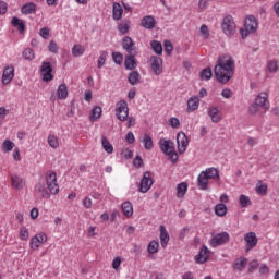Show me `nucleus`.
I'll use <instances>...</instances> for the list:
<instances>
[{
    "instance_id": "1",
    "label": "nucleus",
    "mask_w": 279,
    "mask_h": 279,
    "mask_svg": "<svg viewBox=\"0 0 279 279\" xmlns=\"http://www.w3.org/2000/svg\"><path fill=\"white\" fill-rule=\"evenodd\" d=\"M234 59L232 57H221L214 69V74L219 84H228L234 77Z\"/></svg>"
},
{
    "instance_id": "2",
    "label": "nucleus",
    "mask_w": 279,
    "mask_h": 279,
    "mask_svg": "<svg viewBox=\"0 0 279 279\" xmlns=\"http://www.w3.org/2000/svg\"><path fill=\"white\" fill-rule=\"evenodd\" d=\"M213 180L214 182H219L221 177L219 175V170L217 168H207L202 171L197 177V186L201 191H208V183Z\"/></svg>"
},
{
    "instance_id": "3",
    "label": "nucleus",
    "mask_w": 279,
    "mask_h": 279,
    "mask_svg": "<svg viewBox=\"0 0 279 279\" xmlns=\"http://www.w3.org/2000/svg\"><path fill=\"white\" fill-rule=\"evenodd\" d=\"M269 94L266 92H260L256 98L255 101L250 106L248 112L250 114H258L260 110L263 112H266L269 110Z\"/></svg>"
},
{
    "instance_id": "4",
    "label": "nucleus",
    "mask_w": 279,
    "mask_h": 279,
    "mask_svg": "<svg viewBox=\"0 0 279 279\" xmlns=\"http://www.w3.org/2000/svg\"><path fill=\"white\" fill-rule=\"evenodd\" d=\"M159 147L162 154L170 157L172 162H178V153L175 151V144L171 140L160 138Z\"/></svg>"
},
{
    "instance_id": "5",
    "label": "nucleus",
    "mask_w": 279,
    "mask_h": 279,
    "mask_svg": "<svg viewBox=\"0 0 279 279\" xmlns=\"http://www.w3.org/2000/svg\"><path fill=\"white\" fill-rule=\"evenodd\" d=\"M256 29H258V20L254 15H248L244 21V28H241L240 34L242 38H247Z\"/></svg>"
},
{
    "instance_id": "6",
    "label": "nucleus",
    "mask_w": 279,
    "mask_h": 279,
    "mask_svg": "<svg viewBox=\"0 0 279 279\" xmlns=\"http://www.w3.org/2000/svg\"><path fill=\"white\" fill-rule=\"evenodd\" d=\"M46 184L51 195L60 193V185H58V174L51 170L46 172Z\"/></svg>"
},
{
    "instance_id": "7",
    "label": "nucleus",
    "mask_w": 279,
    "mask_h": 279,
    "mask_svg": "<svg viewBox=\"0 0 279 279\" xmlns=\"http://www.w3.org/2000/svg\"><path fill=\"white\" fill-rule=\"evenodd\" d=\"M116 117L122 123L128 121V117H130V108L128 107V101L120 100L116 104Z\"/></svg>"
},
{
    "instance_id": "8",
    "label": "nucleus",
    "mask_w": 279,
    "mask_h": 279,
    "mask_svg": "<svg viewBox=\"0 0 279 279\" xmlns=\"http://www.w3.org/2000/svg\"><path fill=\"white\" fill-rule=\"evenodd\" d=\"M221 27L226 36H234L236 32V24L234 23V17H232V15H227L222 20Z\"/></svg>"
},
{
    "instance_id": "9",
    "label": "nucleus",
    "mask_w": 279,
    "mask_h": 279,
    "mask_svg": "<svg viewBox=\"0 0 279 279\" xmlns=\"http://www.w3.org/2000/svg\"><path fill=\"white\" fill-rule=\"evenodd\" d=\"M151 186H154V178H151L150 171H146L140 182L138 191L140 193H148Z\"/></svg>"
},
{
    "instance_id": "10",
    "label": "nucleus",
    "mask_w": 279,
    "mask_h": 279,
    "mask_svg": "<svg viewBox=\"0 0 279 279\" xmlns=\"http://www.w3.org/2000/svg\"><path fill=\"white\" fill-rule=\"evenodd\" d=\"M245 252H252L258 245V236L255 232H247L244 234Z\"/></svg>"
},
{
    "instance_id": "11",
    "label": "nucleus",
    "mask_w": 279,
    "mask_h": 279,
    "mask_svg": "<svg viewBox=\"0 0 279 279\" xmlns=\"http://www.w3.org/2000/svg\"><path fill=\"white\" fill-rule=\"evenodd\" d=\"M44 243H47V234L45 232L36 233L29 241V247L36 252Z\"/></svg>"
},
{
    "instance_id": "12",
    "label": "nucleus",
    "mask_w": 279,
    "mask_h": 279,
    "mask_svg": "<svg viewBox=\"0 0 279 279\" xmlns=\"http://www.w3.org/2000/svg\"><path fill=\"white\" fill-rule=\"evenodd\" d=\"M230 241V234L228 232H221L216 234L209 242L210 247H219V245H226Z\"/></svg>"
},
{
    "instance_id": "13",
    "label": "nucleus",
    "mask_w": 279,
    "mask_h": 279,
    "mask_svg": "<svg viewBox=\"0 0 279 279\" xmlns=\"http://www.w3.org/2000/svg\"><path fill=\"white\" fill-rule=\"evenodd\" d=\"M177 145L179 154H185L189 147V137L185 132H179L177 134Z\"/></svg>"
},
{
    "instance_id": "14",
    "label": "nucleus",
    "mask_w": 279,
    "mask_h": 279,
    "mask_svg": "<svg viewBox=\"0 0 279 279\" xmlns=\"http://www.w3.org/2000/svg\"><path fill=\"white\" fill-rule=\"evenodd\" d=\"M40 73L43 75L44 82H51L53 80V68L51 66V62H43L40 68Z\"/></svg>"
},
{
    "instance_id": "15",
    "label": "nucleus",
    "mask_w": 279,
    "mask_h": 279,
    "mask_svg": "<svg viewBox=\"0 0 279 279\" xmlns=\"http://www.w3.org/2000/svg\"><path fill=\"white\" fill-rule=\"evenodd\" d=\"M150 66L155 75H162V58L158 56L150 57Z\"/></svg>"
},
{
    "instance_id": "16",
    "label": "nucleus",
    "mask_w": 279,
    "mask_h": 279,
    "mask_svg": "<svg viewBox=\"0 0 279 279\" xmlns=\"http://www.w3.org/2000/svg\"><path fill=\"white\" fill-rule=\"evenodd\" d=\"M14 80V65H9L4 68L3 73H2V84L4 86H8L10 82Z\"/></svg>"
},
{
    "instance_id": "17",
    "label": "nucleus",
    "mask_w": 279,
    "mask_h": 279,
    "mask_svg": "<svg viewBox=\"0 0 279 279\" xmlns=\"http://www.w3.org/2000/svg\"><path fill=\"white\" fill-rule=\"evenodd\" d=\"M210 258V251L206 245L202 246L199 253L195 256L196 263L204 265Z\"/></svg>"
},
{
    "instance_id": "18",
    "label": "nucleus",
    "mask_w": 279,
    "mask_h": 279,
    "mask_svg": "<svg viewBox=\"0 0 279 279\" xmlns=\"http://www.w3.org/2000/svg\"><path fill=\"white\" fill-rule=\"evenodd\" d=\"M35 193L41 195L43 199L51 198V192H49V187L45 183H37L35 185Z\"/></svg>"
},
{
    "instance_id": "19",
    "label": "nucleus",
    "mask_w": 279,
    "mask_h": 279,
    "mask_svg": "<svg viewBox=\"0 0 279 279\" xmlns=\"http://www.w3.org/2000/svg\"><path fill=\"white\" fill-rule=\"evenodd\" d=\"M207 114L210 118L213 123H219L221 121V113H219V108L217 107H208Z\"/></svg>"
},
{
    "instance_id": "20",
    "label": "nucleus",
    "mask_w": 279,
    "mask_h": 279,
    "mask_svg": "<svg viewBox=\"0 0 279 279\" xmlns=\"http://www.w3.org/2000/svg\"><path fill=\"white\" fill-rule=\"evenodd\" d=\"M11 182L13 189H16V191H21L25 186V180L21 178L19 174H12Z\"/></svg>"
},
{
    "instance_id": "21",
    "label": "nucleus",
    "mask_w": 279,
    "mask_h": 279,
    "mask_svg": "<svg viewBox=\"0 0 279 279\" xmlns=\"http://www.w3.org/2000/svg\"><path fill=\"white\" fill-rule=\"evenodd\" d=\"M198 108H199V97L192 96L191 98H189L186 112H195V110H198Z\"/></svg>"
},
{
    "instance_id": "22",
    "label": "nucleus",
    "mask_w": 279,
    "mask_h": 279,
    "mask_svg": "<svg viewBox=\"0 0 279 279\" xmlns=\"http://www.w3.org/2000/svg\"><path fill=\"white\" fill-rule=\"evenodd\" d=\"M141 25L145 29H154V27H156V19L151 15L144 16L141 21Z\"/></svg>"
},
{
    "instance_id": "23",
    "label": "nucleus",
    "mask_w": 279,
    "mask_h": 279,
    "mask_svg": "<svg viewBox=\"0 0 279 279\" xmlns=\"http://www.w3.org/2000/svg\"><path fill=\"white\" fill-rule=\"evenodd\" d=\"M245 267H247V258L245 257H240L236 258L232 265V269L233 271H243V269H245Z\"/></svg>"
},
{
    "instance_id": "24",
    "label": "nucleus",
    "mask_w": 279,
    "mask_h": 279,
    "mask_svg": "<svg viewBox=\"0 0 279 279\" xmlns=\"http://www.w3.org/2000/svg\"><path fill=\"white\" fill-rule=\"evenodd\" d=\"M112 19L113 21H121V19H123V7H121L119 2L113 3Z\"/></svg>"
},
{
    "instance_id": "25",
    "label": "nucleus",
    "mask_w": 279,
    "mask_h": 279,
    "mask_svg": "<svg viewBox=\"0 0 279 279\" xmlns=\"http://www.w3.org/2000/svg\"><path fill=\"white\" fill-rule=\"evenodd\" d=\"M160 244L161 247H163V250L167 247V245L169 244V232L167 231V228H165V226H160Z\"/></svg>"
},
{
    "instance_id": "26",
    "label": "nucleus",
    "mask_w": 279,
    "mask_h": 279,
    "mask_svg": "<svg viewBox=\"0 0 279 279\" xmlns=\"http://www.w3.org/2000/svg\"><path fill=\"white\" fill-rule=\"evenodd\" d=\"M124 66L128 69V71H133V69H136V58L132 54H128L125 57Z\"/></svg>"
},
{
    "instance_id": "27",
    "label": "nucleus",
    "mask_w": 279,
    "mask_h": 279,
    "mask_svg": "<svg viewBox=\"0 0 279 279\" xmlns=\"http://www.w3.org/2000/svg\"><path fill=\"white\" fill-rule=\"evenodd\" d=\"M122 213L124 217H132L134 215V206L130 201H126L122 204Z\"/></svg>"
},
{
    "instance_id": "28",
    "label": "nucleus",
    "mask_w": 279,
    "mask_h": 279,
    "mask_svg": "<svg viewBox=\"0 0 279 279\" xmlns=\"http://www.w3.org/2000/svg\"><path fill=\"white\" fill-rule=\"evenodd\" d=\"M186 191H189V184L186 182H182L177 185V197L178 199H182L186 195Z\"/></svg>"
},
{
    "instance_id": "29",
    "label": "nucleus",
    "mask_w": 279,
    "mask_h": 279,
    "mask_svg": "<svg viewBox=\"0 0 279 279\" xmlns=\"http://www.w3.org/2000/svg\"><path fill=\"white\" fill-rule=\"evenodd\" d=\"M122 47L126 52L132 53V51H134V40H132L130 36L124 37L122 40Z\"/></svg>"
},
{
    "instance_id": "30",
    "label": "nucleus",
    "mask_w": 279,
    "mask_h": 279,
    "mask_svg": "<svg viewBox=\"0 0 279 279\" xmlns=\"http://www.w3.org/2000/svg\"><path fill=\"white\" fill-rule=\"evenodd\" d=\"M47 143L52 149H58V147H60V138H58L56 134H49L47 137Z\"/></svg>"
},
{
    "instance_id": "31",
    "label": "nucleus",
    "mask_w": 279,
    "mask_h": 279,
    "mask_svg": "<svg viewBox=\"0 0 279 279\" xmlns=\"http://www.w3.org/2000/svg\"><path fill=\"white\" fill-rule=\"evenodd\" d=\"M57 95L59 99H66L69 97V87H66L65 83L59 85Z\"/></svg>"
},
{
    "instance_id": "32",
    "label": "nucleus",
    "mask_w": 279,
    "mask_h": 279,
    "mask_svg": "<svg viewBox=\"0 0 279 279\" xmlns=\"http://www.w3.org/2000/svg\"><path fill=\"white\" fill-rule=\"evenodd\" d=\"M104 110H101V107L96 106L93 108L92 113L89 116V121H92V123H95V121H97V119L101 118Z\"/></svg>"
},
{
    "instance_id": "33",
    "label": "nucleus",
    "mask_w": 279,
    "mask_h": 279,
    "mask_svg": "<svg viewBox=\"0 0 279 279\" xmlns=\"http://www.w3.org/2000/svg\"><path fill=\"white\" fill-rule=\"evenodd\" d=\"M142 143L144 145V148L147 149L148 151L154 149V140L149 136V134H144Z\"/></svg>"
},
{
    "instance_id": "34",
    "label": "nucleus",
    "mask_w": 279,
    "mask_h": 279,
    "mask_svg": "<svg viewBox=\"0 0 279 279\" xmlns=\"http://www.w3.org/2000/svg\"><path fill=\"white\" fill-rule=\"evenodd\" d=\"M22 14H34L36 12V3L29 2L21 8Z\"/></svg>"
},
{
    "instance_id": "35",
    "label": "nucleus",
    "mask_w": 279,
    "mask_h": 279,
    "mask_svg": "<svg viewBox=\"0 0 279 279\" xmlns=\"http://www.w3.org/2000/svg\"><path fill=\"white\" fill-rule=\"evenodd\" d=\"M141 82V73H138L137 71H133L129 74V83L132 86H136V84H138Z\"/></svg>"
},
{
    "instance_id": "36",
    "label": "nucleus",
    "mask_w": 279,
    "mask_h": 279,
    "mask_svg": "<svg viewBox=\"0 0 279 279\" xmlns=\"http://www.w3.org/2000/svg\"><path fill=\"white\" fill-rule=\"evenodd\" d=\"M11 23L13 27H16L19 29L20 34H23V32H25V22H23V20L19 17H13Z\"/></svg>"
},
{
    "instance_id": "37",
    "label": "nucleus",
    "mask_w": 279,
    "mask_h": 279,
    "mask_svg": "<svg viewBox=\"0 0 279 279\" xmlns=\"http://www.w3.org/2000/svg\"><path fill=\"white\" fill-rule=\"evenodd\" d=\"M215 213L218 217H226V215L228 213V207L226 206V204L220 203V204L216 205Z\"/></svg>"
},
{
    "instance_id": "38",
    "label": "nucleus",
    "mask_w": 279,
    "mask_h": 279,
    "mask_svg": "<svg viewBox=\"0 0 279 279\" xmlns=\"http://www.w3.org/2000/svg\"><path fill=\"white\" fill-rule=\"evenodd\" d=\"M15 144L14 142L10 141V140H4L1 146V149L3 151V154H9V151H12V149H14Z\"/></svg>"
},
{
    "instance_id": "39",
    "label": "nucleus",
    "mask_w": 279,
    "mask_h": 279,
    "mask_svg": "<svg viewBox=\"0 0 279 279\" xmlns=\"http://www.w3.org/2000/svg\"><path fill=\"white\" fill-rule=\"evenodd\" d=\"M86 49L83 48L82 45H74L72 47V56H74V58H80V56H84Z\"/></svg>"
},
{
    "instance_id": "40",
    "label": "nucleus",
    "mask_w": 279,
    "mask_h": 279,
    "mask_svg": "<svg viewBox=\"0 0 279 279\" xmlns=\"http://www.w3.org/2000/svg\"><path fill=\"white\" fill-rule=\"evenodd\" d=\"M101 144H102V149H105L107 154H112V151H114V147L112 146V144H110V141H108V137L104 136L101 140Z\"/></svg>"
},
{
    "instance_id": "41",
    "label": "nucleus",
    "mask_w": 279,
    "mask_h": 279,
    "mask_svg": "<svg viewBox=\"0 0 279 279\" xmlns=\"http://www.w3.org/2000/svg\"><path fill=\"white\" fill-rule=\"evenodd\" d=\"M151 49L157 53V56H162V44L158 40H153L150 43Z\"/></svg>"
},
{
    "instance_id": "42",
    "label": "nucleus",
    "mask_w": 279,
    "mask_h": 279,
    "mask_svg": "<svg viewBox=\"0 0 279 279\" xmlns=\"http://www.w3.org/2000/svg\"><path fill=\"white\" fill-rule=\"evenodd\" d=\"M22 56L24 60H28V62H32V60L36 58V54L34 53V50L32 48L24 49Z\"/></svg>"
},
{
    "instance_id": "43",
    "label": "nucleus",
    "mask_w": 279,
    "mask_h": 279,
    "mask_svg": "<svg viewBox=\"0 0 279 279\" xmlns=\"http://www.w3.org/2000/svg\"><path fill=\"white\" fill-rule=\"evenodd\" d=\"M239 204L241 208H247V206H252V201L244 194L240 195Z\"/></svg>"
},
{
    "instance_id": "44",
    "label": "nucleus",
    "mask_w": 279,
    "mask_h": 279,
    "mask_svg": "<svg viewBox=\"0 0 279 279\" xmlns=\"http://www.w3.org/2000/svg\"><path fill=\"white\" fill-rule=\"evenodd\" d=\"M118 29L121 34H128L130 32V21L125 20L118 24Z\"/></svg>"
},
{
    "instance_id": "45",
    "label": "nucleus",
    "mask_w": 279,
    "mask_h": 279,
    "mask_svg": "<svg viewBox=\"0 0 279 279\" xmlns=\"http://www.w3.org/2000/svg\"><path fill=\"white\" fill-rule=\"evenodd\" d=\"M267 70L269 71V73H278V71H279L278 61H276V60L268 61Z\"/></svg>"
},
{
    "instance_id": "46",
    "label": "nucleus",
    "mask_w": 279,
    "mask_h": 279,
    "mask_svg": "<svg viewBox=\"0 0 279 279\" xmlns=\"http://www.w3.org/2000/svg\"><path fill=\"white\" fill-rule=\"evenodd\" d=\"M158 247H160V243H158V241H155V240L151 241V242L148 244V247H147L148 254H157Z\"/></svg>"
},
{
    "instance_id": "47",
    "label": "nucleus",
    "mask_w": 279,
    "mask_h": 279,
    "mask_svg": "<svg viewBox=\"0 0 279 279\" xmlns=\"http://www.w3.org/2000/svg\"><path fill=\"white\" fill-rule=\"evenodd\" d=\"M20 240L29 241V229L27 227L20 228Z\"/></svg>"
},
{
    "instance_id": "48",
    "label": "nucleus",
    "mask_w": 279,
    "mask_h": 279,
    "mask_svg": "<svg viewBox=\"0 0 279 279\" xmlns=\"http://www.w3.org/2000/svg\"><path fill=\"white\" fill-rule=\"evenodd\" d=\"M213 77V70L210 68H205L202 72H201V80H205L208 81Z\"/></svg>"
},
{
    "instance_id": "49",
    "label": "nucleus",
    "mask_w": 279,
    "mask_h": 279,
    "mask_svg": "<svg viewBox=\"0 0 279 279\" xmlns=\"http://www.w3.org/2000/svg\"><path fill=\"white\" fill-rule=\"evenodd\" d=\"M256 192L259 195H267V184H264L263 181H259L256 185Z\"/></svg>"
},
{
    "instance_id": "50",
    "label": "nucleus",
    "mask_w": 279,
    "mask_h": 279,
    "mask_svg": "<svg viewBox=\"0 0 279 279\" xmlns=\"http://www.w3.org/2000/svg\"><path fill=\"white\" fill-rule=\"evenodd\" d=\"M201 36H203L205 40H208V38H210V31L208 29V26L206 24H203L201 26Z\"/></svg>"
},
{
    "instance_id": "51",
    "label": "nucleus",
    "mask_w": 279,
    "mask_h": 279,
    "mask_svg": "<svg viewBox=\"0 0 279 279\" xmlns=\"http://www.w3.org/2000/svg\"><path fill=\"white\" fill-rule=\"evenodd\" d=\"M108 58V52H101L98 58L97 68L101 69L106 64V59Z\"/></svg>"
},
{
    "instance_id": "52",
    "label": "nucleus",
    "mask_w": 279,
    "mask_h": 279,
    "mask_svg": "<svg viewBox=\"0 0 279 279\" xmlns=\"http://www.w3.org/2000/svg\"><path fill=\"white\" fill-rule=\"evenodd\" d=\"M112 58H113V62L116 64H122L123 63V54H121V52H113Z\"/></svg>"
},
{
    "instance_id": "53",
    "label": "nucleus",
    "mask_w": 279,
    "mask_h": 279,
    "mask_svg": "<svg viewBox=\"0 0 279 279\" xmlns=\"http://www.w3.org/2000/svg\"><path fill=\"white\" fill-rule=\"evenodd\" d=\"M256 269H258V260L253 259V260L248 264V274H254V271H256Z\"/></svg>"
},
{
    "instance_id": "54",
    "label": "nucleus",
    "mask_w": 279,
    "mask_h": 279,
    "mask_svg": "<svg viewBox=\"0 0 279 279\" xmlns=\"http://www.w3.org/2000/svg\"><path fill=\"white\" fill-rule=\"evenodd\" d=\"M165 47V51L166 53H168V56H171L172 51H173V44H171V41L166 40L163 44Z\"/></svg>"
},
{
    "instance_id": "55",
    "label": "nucleus",
    "mask_w": 279,
    "mask_h": 279,
    "mask_svg": "<svg viewBox=\"0 0 279 279\" xmlns=\"http://www.w3.org/2000/svg\"><path fill=\"white\" fill-rule=\"evenodd\" d=\"M126 128H134L136 125V118L128 116L126 118Z\"/></svg>"
},
{
    "instance_id": "56",
    "label": "nucleus",
    "mask_w": 279,
    "mask_h": 279,
    "mask_svg": "<svg viewBox=\"0 0 279 279\" xmlns=\"http://www.w3.org/2000/svg\"><path fill=\"white\" fill-rule=\"evenodd\" d=\"M48 49L50 51V53H58V44H56V41H50Z\"/></svg>"
},
{
    "instance_id": "57",
    "label": "nucleus",
    "mask_w": 279,
    "mask_h": 279,
    "mask_svg": "<svg viewBox=\"0 0 279 279\" xmlns=\"http://www.w3.org/2000/svg\"><path fill=\"white\" fill-rule=\"evenodd\" d=\"M39 36H41V38L47 40L49 38V28H47V27L41 28L39 31Z\"/></svg>"
},
{
    "instance_id": "58",
    "label": "nucleus",
    "mask_w": 279,
    "mask_h": 279,
    "mask_svg": "<svg viewBox=\"0 0 279 279\" xmlns=\"http://www.w3.org/2000/svg\"><path fill=\"white\" fill-rule=\"evenodd\" d=\"M169 124L171 125V128H180V119L170 118Z\"/></svg>"
},
{
    "instance_id": "59",
    "label": "nucleus",
    "mask_w": 279,
    "mask_h": 279,
    "mask_svg": "<svg viewBox=\"0 0 279 279\" xmlns=\"http://www.w3.org/2000/svg\"><path fill=\"white\" fill-rule=\"evenodd\" d=\"M121 263H122L121 257H116L112 262V268L116 269L117 271V269L121 267Z\"/></svg>"
},
{
    "instance_id": "60",
    "label": "nucleus",
    "mask_w": 279,
    "mask_h": 279,
    "mask_svg": "<svg viewBox=\"0 0 279 279\" xmlns=\"http://www.w3.org/2000/svg\"><path fill=\"white\" fill-rule=\"evenodd\" d=\"M134 167H137V169H141L143 167V158L141 156H137L133 161Z\"/></svg>"
},
{
    "instance_id": "61",
    "label": "nucleus",
    "mask_w": 279,
    "mask_h": 279,
    "mask_svg": "<svg viewBox=\"0 0 279 279\" xmlns=\"http://www.w3.org/2000/svg\"><path fill=\"white\" fill-rule=\"evenodd\" d=\"M222 97H225V99H230V97H232V90L229 88H225L221 92Z\"/></svg>"
},
{
    "instance_id": "62",
    "label": "nucleus",
    "mask_w": 279,
    "mask_h": 279,
    "mask_svg": "<svg viewBox=\"0 0 279 279\" xmlns=\"http://www.w3.org/2000/svg\"><path fill=\"white\" fill-rule=\"evenodd\" d=\"M13 159L16 161V162H21V150L19 148H15L13 150Z\"/></svg>"
},
{
    "instance_id": "63",
    "label": "nucleus",
    "mask_w": 279,
    "mask_h": 279,
    "mask_svg": "<svg viewBox=\"0 0 279 279\" xmlns=\"http://www.w3.org/2000/svg\"><path fill=\"white\" fill-rule=\"evenodd\" d=\"M198 8L202 12L208 8V0H199Z\"/></svg>"
},
{
    "instance_id": "64",
    "label": "nucleus",
    "mask_w": 279,
    "mask_h": 279,
    "mask_svg": "<svg viewBox=\"0 0 279 279\" xmlns=\"http://www.w3.org/2000/svg\"><path fill=\"white\" fill-rule=\"evenodd\" d=\"M182 279H195V275L191 271H186L183 274Z\"/></svg>"
}]
</instances>
